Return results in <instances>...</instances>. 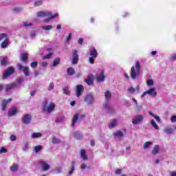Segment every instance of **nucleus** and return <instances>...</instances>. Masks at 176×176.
<instances>
[{
	"instance_id": "f257e3e1",
	"label": "nucleus",
	"mask_w": 176,
	"mask_h": 176,
	"mask_svg": "<svg viewBox=\"0 0 176 176\" xmlns=\"http://www.w3.org/2000/svg\"><path fill=\"white\" fill-rule=\"evenodd\" d=\"M140 74H141V65H140V62L137 61L135 63V67L131 68V79L135 80V79H137L140 76Z\"/></svg>"
},
{
	"instance_id": "f03ea898",
	"label": "nucleus",
	"mask_w": 176,
	"mask_h": 176,
	"mask_svg": "<svg viewBox=\"0 0 176 176\" xmlns=\"http://www.w3.org/2000/svg\"><path fill=\"white\" fill-rule=\"evenodd\" d=\"M56 108V104L54 103H50L47 105V102H44L42 104V109L43 112H45V113H52L54 111V109Z\"/></svg>"
},
{
	"instance_id": "7ed1b4c3",
	"label": "nucleus",
	"mask_w": 176,
	"mask_h": 176,
	"mask_svg": "<svg viewBox=\"0 0 176 176\" xmlns=\"http://www.w3.org/2000/svg\"><path fill=\"white\" fill-rule=\"evenodd\" d=\"M84 101L89 107L93 105L96 101L94 94L91 92L87 93L85 96Z\"/></svg>"
},
{
	"instance_id": "20e7f679",
	"label": "nucleus",
	"mask_w": 176,
	"mask_h": 176,
	"mask_svg": "<svg viewBox=\"0 0 176 176\" xmlns=\"http://www.w3.org/2000/svg\"><path fill=\"white\" fill-rule=\"evenodd\" d=\"M148 94V96H151V97H156L157 96V91H156V89L152 87L150 88L148 90L144 91L142 96L141 98H143V97H145Z\"/></svg>"
},
{
	"instance_id": "39448f33",
	"label": "nucleus",
	"mask_w": 176,
	"mask_h": 176,
	"mask_svg": "<svg viewBox=\"0 0 176 176\" xmlns=\"http://www.w3.org/2000/svg\"><path fill=\"white\" fill-rule=\"evenodd\" d=\"M140 90V85H137L135 88L131 85L127 89V93L128 94H134V93L139 94Z\"/></svg>"
},
{
	"instance_id": "423d86ee",
	"label": "nucleus",
	"mask_w": 176,
	"mask_h": 176,
	"mask_svg": "<svg viewBox=\"0 0 176 176\" xmlns=\"http://www.w3.org/2000/svg\"><path fill=\"white\" fill-rule=\"evenodd\" d=\"M103 108H104L109 113H115V109L108 102L103 104Z\"/></svg>"
},
{
	"instance_id": "0eeeda50",
	"label": "nucleus",
	"mask_w": 176,
	"mask_h": 176,
	"mask_svg": "<svg viewBox=\"0 0 176 176\" xmlns=\"http://www.w3.org/2000/svg\"><path fill=\"white\" fill-rule=\"evenodd\" d=\"M142 120H144V116L142 115H138L133 118L132 123L133 124H140L142 123Z\"/></svg>"
},
{
	"instance_id": "6e6552de",
	"label": "nucleus",
	"mask_w": 176,
	"mask_h": 176,
	"mask_svg": "<svg viewBox=\"0 0 176 176\" xmlns=\"http://www.w3.org/2000/svg\"><path fill=\"white\" fill-rule=\"evenodd\" d=\"M36 16L37 17H49V16H52V11H39L36 13Z\"/></svg>"
},
{
	"instance_id": "1a4fd4ad",
	"label": "nucleus",
	"mask_w": 176,
	"mask_h": 176,
	"mask_svg": "<svg viewBox=\"0 0 176 176\" xmlns=\"http://www.w3.org/2000/svg\"><path fill=\"white\" fill-rule=\"evenodd\" d=\"M12 74H14V68L10 67L7 69V70L4 72L3 75V78L4 79H8V78L10 76L12 75Z\"/></svg>"
},
{
	"instance_id": "9d476101",
	"label": "nucleus",
	"mask_w": 176,
	"mask_h": 176,
	"mask_svg": "<svg viewBox=\"0 0 176 176\" xmlns=\"http://www.w3.org/2000/svg\"><path fill=\"white\" fill-rule=\"evenodd\" d=\"M18 68L20 71H23V74L26 76H30V69L28 68V67L27 66L23 67V65H21V64H18Z\"/></svg>"
},
{
	"instance_id": "9b49d317",
	"label": "nucleus",
	"mask_w": 176,
	"mask_h": 176,
	"mask_svg": "<svg viewBox=\"0 0 176 176\" xmlns=\"http://www.w3.org/2000/svg\"><path fill=\"white\" fill-rule=\"evenodd\" d=\"M85 90V87L82 85H78L76 87V97H80L82 96V93Z\"/></svg>"
},
{
	"instance_id": "f8f14e48",
	"label": "nucleus",
	"mask_w": 176,
	"mask_h": 176,
	"mask_svg": "<svg viewBox=\"0 0 176 176\" xmlns=\"http://www.w3.org/2000/svg\"><path fill=\"white\" fill-rule=\"evenodd\" d=\"M40 167L43 171H47L48 170H50V165H49L46 162L41 161Z\"/></svg>"
},
{
	"instance_id": "ddd939ff",
	"label": "nucleus",
	"mask_w": 176,
	"mask_h": 176,
	"mask_svg": "<svg viewBox=\"0 0 176 176\" xmlns=\"http://www.w3.org/2000/svg\"><path fill=\"white\" fill-rule=\"evenodd\" d=\"M105 72L104 70H101L100 74H97L96 80L97 82H104L105 80Z\"/></svg>"
},
{
	"instance_id": "4468645a",
	"label": "nucleus",
	"mask_w": 176,
	"mask_h": 176,
	"mask_svg": "<svg viewBox=\"0 0 176 176\" xmlns=\"http://www.w3.org/2000/svg\"><path fill=\"white\" fill-rule=\"evenodd\" d=\"M78 61H79V55H78V51H74L72 58V64H78Z\"/></svg>"
},
{
	"instance_id": "2eb2a0df",
	"label": "nucleus",
	"mask_w": 176,
	"mask_h": 176,
	"mask_svg": "<svg viewBox=\"0 0 176 176\" xmlns=\"http://www.w3.org/2000/svg\"><path fill=\"white\" fill-rule=\"evenodd\" d=\"M17 113H19V109H17V107H12L8 111V116L10 117L15 116Z\"/></svg>"
},
{
	"instance_id": "dca6fc26",
	"label": "nucleus",
	"mask_w": 176,
	"mask_h": 176,
	"mask_svg": "<svg viewBox=\"0 0 176 176\" xmlns=\"http://www.w3.org/2000/svg\"><path fill=\"white\" fill-rule=\"evenodd\" d=\"M151 153L153 156H156V155H159L160 153V146L156 144L153 146Z\"/></svg>"
},
{
	"instance_id": "f3484780",
	"label": "nucleus",
	"mask_w": 176,
	"mask_h": 176,
	"mask_svg": "<svg viewBox=\"0 0 176 176\" xmlns=\"http://www.w3.org/2000/svg\"><path fill=\"white\" fill-rule=\"evenodd\" d=\"M58 17V12H56L54 14H51L48 16V18L44 19L43 21V23H49V21H52V20H54V19H57Z\"/></svg>"
},
{
	"instance_id": "a211bd4d",
	"label": "nucleus",
	"mask_w": 176,
	"mask_h": 176,
	"mask_svg": "<svg viewBox=\"0 0 176 176\" xmlns=\"http://www.w3.org/2000/svg\"><path fill=\"white\" fill-rule=\"evenodd\" d=\"M31 115L25 114L22 119V122L25 123V124H29V123H31Z\"/></svg>"
},
{
	"instance_id": "6ab92c4d",
	"label": "nucleus",
	"mask_w": 176,
	"mask_h": 176,
	"mask_svg": "<svg viewBox=\"0 0 176 176\" xmlns=\"http://www.w3.org/2000/svg\"><path fill=\"white\" fill-rule=\"evenodd\" d=\"M9 102H12V98L8 100H3L1 102L2 111H6V106Z\"/></svg>"
},
{
	"instance_id": "aec40b11",
	"label": "nucleus",
	"mask_w": 176,
	"mask_h": 176,
	"mask_svg": "<svg viewBox=\"0 0 176 176\" xmlns=\"http://www.w3.org/2000/svg\"><path fill=\"white\" fill-rule=\"evenodd\" d=\"M3 39L4 41L1 43V46L3 49H6V47H8L9 45V43H10L9 41V37H8V34H6V38H4Z\"/></svg>"
},
{
	"instance_id": "412c9836",
	"label": "nucleus",
	"mask_w": 176,
	"mask_h": 176,
	"mask_svg": "<svg viewBox=\"0 0 176 176\" xmlns=\"http://www.w3.org/2000/svg\"><path fill=\"white\" fill-rule=\"evenodd\" d=\"M43 31H52L53 30V25H43L41 26Z\"/></svg>"
},
{
	"instance_id": "4be33fe9",
	"label": "nucleus",
	"mask_w": 176,
	"mask_h": 176,
	"mask_svg": "<svg viewBox=\"0 0 176 176\" xmlns=\"http://www.w3.org/2000/svg\"><path fill=\"white\" fill-rule=\"evenodd\" d=\"M78 120H79V114L76 113L73 117L71 126L72 127H75V124H76V122H78Z\"/></svg>"
},
{
	"instance_id": "5701e85b",
	"label": "nucleus",
	"mask_w": 176,
	"mask_h": 176,
	"mask_svg": "<svg viewBox=\"0 0 176 176\" xmlns=\"http://www.w3.org/2000/svg\"><path fill=\"white\" fill-rule=\"evenodd\" d=\"M152 145H153V142H146L143 144V149L146 151V149H149Z\"/></svg>"
},
{
	"instance_id": "b1692460",
	"label": "nucleus",
	"mask_w": 176,
	"mask_h": 176,
	"mask_svg": "<svg viewBox=\"0 0 176 176\" xmlns=\"http://www.w3.org/2000/svg\"><path fill=\"white\" fill-rule=\"evenodd\" d=\"M118 126V120L114 119L109 123V129H113V127H116Z\"/></svg>"
},
{
	"instance_id": "393cba45",
	"label": "nucleus",
	"mask_w": 176,
	"mask_h": 176,
	"mask_svg": "<svg viewBox=\"0 0 176 176\" xmlns=\"http://www.w3.org/2000/svg\"><path fill=\"white\" fill-rule=\"evenodd\" d=\"M164 132L166 134H173L174 133V129L171 126H166L164 129Z\"/></svg>"
},
{
	"instance_id": "a878e982",
	"label": "nucleus",
	"mask_w": 176,
	"mask_h": 176,
	"mask_svg": "<svg viewBox=\"0 0 176 176\" xmlns=\"http://www.w3.org/2000/svg\"><path fill=\"white\" fill-rule=\"evenodd\" d=\"M94 80V76L90 75L87 79H85V82L89 85H93V82Z\"/></svg>"
},
{
	"instance_id": "bb28decb",
	"label": "nucleus",
	"mask_w": 176,
	"mask_h": 176,
	"mask_svg": "<svg viewBox=\"0 0 176 176\" xmlns=\"http://www.w3.org/2000/svg\"><path fill=\"white\" fill-rule=\"evenodd\" d=\"M90 56L91 57H94V58H97V56H98V52L96 48H93L90 50Z\"/></svg>"
},
{
	"instance_id": "cd10ccee",
	"label": "nucleus",
	"mask_w": 176,
	"mask_h": 176,
	"mask_svg": "<svg viewBox=\"0 0 176 176\" xmlns=\"http://www.w3.org/2000/svg\"><path fill=\"white\" fill-rule=\"evenodd\" d=\"M74 137L77 140H82L83 138V134L79 131H76L74 133Z\"/></svg>"
},
{
	"instance_id": "c85d7f7f",
	"label": "nucleus",
	"mask_w": 176,
	"mask_h": 176,
	"mask_svg": "<svg viewBox=\"0 0 176 176\" xmlns=\"http://www.w3.org/2000/svg\"><path fill=\"white\" fill-rule=\"evenodd\" d=\"M80 157L82 159V160H89V158L87 157V155H86V151L85 150L80 151Z\"/></svg>"
},
{
	"instance_id": "c756f323",
	"label": "nucleus",
	"mask_w": 176,
	"mask_h": 176,
	"mask_svg": "<svg viewBox=\"0 0 176 176\" xmlns=\"http://www.w3.org/2000/svg\"><path fill=\"white\" fill-rule=\"evenodd\" d=\"M22 11H23V8L19 6H15L12 8V12L14 13H21Z\"/></svg>"
},
{
	"instance_id": "7c9ffc66",
	"label": "nucleus",
	"mask_w": 176,
	"mask_h": 176,
	"mask_svg": "<svg viewBox=\"0 0 176 176\" xmlns=\"http://www.w3.org/2000/svg\"><path fill=\"white\" fill-rule=\"evenodd\" d=\"M111 96H112V94H111V91H106L104 92V97H105L106 101H109V100H111Z\"/></svg>"
},
{
	"instance_id": "2f4dec72",
	"label": "nucleus",
	"mask_w": 176,
	"mask_h": 176,
	"mask_svg": "<svg viewBox=\"0 0 176 176\" xmlns=\"http://www.w3.org/2000/svg\"><path fill=\"white\" fill-rule=\"evenodd\" d=\"M41 137H42V133L36 132L32 134L31 138H32V140H35V138H41Z\"/></svg>"
},
{
	"instance_id": "473e14b6",
	"label": "nucleus",
	"mask_w": 176,
	"mask_h": 176,
	"mask_svg": "<svg viewBox=\"0 0 176 176\" xmlns=\"http://www.w3.org/2000/svg\"><path fill=\"white\" fill-rule=\"evenodd\" d=\"M19 170V165L17 164H14L11 167H10V171L12 173H16V171Z\"/></svg>"
},
{
	"instance_id": "72a5a7b5",
	"label": "nucleus",
	"mask_w": 176,
	"mask_h": 176,
	"mask_svg": "<svg viewBox=\"0 0 176 176\" xmlns=\"http://www.w3.org/2000/svg\"><path fill=\"white\" fill-rule=\"evenodd\" d=\"M13 87H16V82H13L12 84L7 85L6 87V91H9V90H12Z\"/></svg>"
},
{
	"instance_id": "f704fd0d",
	"label": "nucleus",
	"mask_w": 176,
	"mask_h": 176,
	"mask_svg": "<svg viewBox=\"0 0 176 176\" xmlns=\"http://www.w3.org/2000/svg\"><path fill=\"white\" fill-rule=\"evenodd\" d=\"M60 58H56L54 60L52 64V67H57L60 64Z\"/></svg>"
},
{
	"instance_id": "c9c22d12",
	"label": "nucleus",
	"mask_w": 176,
	"mask_h": 176,
	"mask_svg": "<svg viewBox=\"0 0 176 176\" xmlns=\"http://www.w3.org/2000/svg\"><path fill=\"white\" fill-rule=\"evenodd\" d=\"M28 145H29L28 142H25L23 143V146L22 148V151L23 152H27V151H28V149L30 148V146Z\"/></svg>"
},
{
	"instance_id": "e433bc0d",
	"label": "nucleus",
	"mask_w": 176,
	"mask_h": 176,
	"mask_svg": "<svg viewBox=\"0 0 176 176\" xmlns=\"http://www.w3.org/2000/svg\"><path fill=\"white\" fill-rule=\"evenodd\" d=\"M52 144H60V142H61V140H60L59 138H56V136L52 137Z\"/></svg>"
},
{
	"instance_id": "4c0bfd02",
	"label": "nucleus",
	"mask_w": 176,
	"mask_h": 176,
	"mask_svg": "<svg viewBox=\"0 0 176 176\" xmlns=\"http://www.w3.org/2000/svg\"><path fill=\"white\" fill-rule=\"evenodd\" d=\"M54 173L55 174H60L63 173V168H61V166H58L55 168V169L54 170Z\"/></svg>"
},
{
	"instance_id": "58836bf2",
	"label": "nucleus",
	"mask_w": 176,
	"mask_h": 176,
	"mask_svg": "<svg viewBox=\"0 0 176 176\" xmlns=\"http://www.w3.org/2000/svg\"><path fill=\"white\" fill-rule=\"evenodd\" d=\"M75 74V69H74V67H69L67 69V74L72 76V75H74Z\"/></svg>"
},
{
	"instance_id": "ea45409f",
	"label": "nucleus",
	"mask_w": 176,
	"mask_h": 176,
	"mask_svg": "<svg viewBox=\"0 0 176 176\" xmlns=\"http://www.w3.org/2000/svg\"><path fill=\"white\" fill-rule=\"evenodd\" d=\"M151 124L153 127L155 129V130H159V126L157 125V124H156V121H155V120H152L151 121Z\"/></svg>"
},
{
	"instance_id": "a19ab883",
	"label": "nucleus",
	"mask_w": 176,
	"mask_h": 176,
	"mask_svg": "<svg viewBox=\"0 0 176 176\" xmlns=\"http://www.w3.org/2000/svg\"><path fill=\"white\" fill-rule=\"evenodd\" d=\"M149 115L153 116L155 119V120H157V122H158L159 123H160V122H162V120L160 119V117L153 114L152 112H149Z\"/></svg>"
},
{
	"instance_id": "79ce46f5",
	"label": "nucleus",
	"mask_w": 176,
	"mask_h": 176,
	"mask_svg": "<svg viewBox=\"0 0 176 176\" xmlns=\"http://www.w3.org/2000/svg\"><path fill=\"white\" fill-rule=\"evenodd\" d=\"M64 120H65V117L63 116H60L59 117L57 118L56 122L61 123L62 122H64Z\"/></svg>"
},
{
	"instance_id": "37998d69",
	"label": "nucleus",
	"mask_w": 176,
	"mask_h": 176,
	"mask_svg": "<svg viewBox=\"0 0 176 176\" xmlns=\"http://www.w3.org/2000/svg\"><path fill=\"white\" fill-rule=\"evenodd\" d=\"M27 58H28L27 57V54L23 53L21 54V61H23L24 63H25L27 61Z\"/></svg>"
},
{
	"instance_id": "c03bdc74",
	"label": "nucleus",
	"mask_w": 176,
	"mask_h": 176,
	"mask_svg": "<svg viewBox=\"0 0 176 176\" xmlns=\"http://www.w3.org/2000/svg\"><path fill=\"white\" fill-rule=\"evenodd\" d=\"M114 137H118V138H121V137H123V133H122L120 131H118L114 133Z\"/></svg>"
},
{
	"instance_id": "a18cd8bd",
	"label": "nucleus",
	"mask_w": 176,
	"mask_h": 176,
	"mask_svg": "<svg viewBox=\"0 0 176 176\" xmlns=\"http://www.w3.org/2000/svg\"><path fill=\"white\" fill-rule=\"evenodd\" d=\"M63 93L64 94H66V96H69L70 93H69V87H65L63 89Z\"/></svg>"
},
{
	"instance_id": "49530a36",
	"label": "nucleus",
	"mask_w": 176,
	"mask_h": 176,
	"mask_svg": "<svg viewBox=\"0 0 176 176\" xmlns=\"http://www.w3.org/2000/svg\"><path fill=\"white\" fill-rule=\"evenodd\" d=\"M146 85L147 86H153V85H155V81L152 79H148L146 81Z\"/></svg>"
},
{
	"instance_id": "de8ad7c7",
	"label": "nucleus",
	"mask_w": 176,
	"mask_h": 176,
	"mask_svg": "<svg viewBox=\"0 0 176 176\" xmlns=\"http://www.w3.org/2000/svg\"><path fill=\"white\" fill-rule=\"evenodd\" d=\"M1 65H8V58L4 57V58L1 60Z\"/></svg>"
},
{
	"instance_id": "09e8293b",
	"label": "nucleus",
	"mask_w": 176,
	"mask_h": 176,
	"mask_svg": "<svg viewBox=\"0 0 176 176\" xmlns=\"http://www.w3.org/2000/svg\"><path fill=\"white\" fill-rule=\"evenodd\" d=\"M43 3V1L39 0L34 3V6H41Z\"/></svg>"
},
{
	"instance_id": "8fccbe9b",
	"label": "nucleus",
	"mask_w": 176,
	"mask_h": 176,
	"mask_svg": "<svg viewBox=\"0 0 176 176\" xmlns=\"http://www.w3.org/2000/svg\"><path fill=\"white\" fill-rule=\"evenodd\" d=\"M30 67H31V68H33L34 69H35V68H36V67H38V62L31 63Z\"/></svg>"
},
{
	"instance_id": "3c124183",
	"label": "nucleus",
	"mask_w": 176,
	"mask_h": 176,
	"mask_svg": "<svg viewBox=\"0 0 176 176\" xmlns=\"http://www.w3.org/2000/svg\"><path fill=\"white\" fill-rule=\"evenodd\" d=\"M42 149V146L38 145L34 147V151L36 152V153H38V152H39V151H41Z\"/></svg>"
},
{
	"instance_id": "603ef678",
	"label": "nucleus",
	"mask_w": 176,
	"mask_h": 176,
	"mask_svg": "<svg viewBox=\"0 0 176 176\" xmlns=\"http://www.w3.org/2000/svg\"><path fill=\"white\" fill-rule=\"evenodd\" d=\"M39 65L43 67V68H44V69H46L47 67V63L46 62H41L39 63Z\"/></svg>"
},
{
	"instance_id": "864d4df0",
	"label": "nucleus",
	"mask_w": 176,
	"mask_h": 176,
	"mask_svg": "<svg viewBox=\"0 0 176 176\" xmlns=\"http://www.w3.org/2000/svg\"><path fill=\"white\" fill-rule=\"evenodd\" d=\"M17 140V137L15 135H11L10 136V141H16Z\"/></svg>"
},
{
	"instance_id": "5fc2aeb1",
	"label": "nucleus",
	"mask_w": 176,
	"mask_h": 176,
	"mask_svg": "<svg viewBox=\"0 0 176 176\" xmlns=\"http://www.w3.org/2000/svg\"><path fill=\"white\" fill-rule=\"evenodd\" d=\"M52 56V53H50V54H48L44 56L43 57V60H47V59L50 58V57H51Z\"/></svg>"
},
{
	"instance_id": "6e6d98bb",
	"label": "nucleus",
	"mask_w": 176,
	"mask_h": 176,
	"mask_svg": "<svg viewBox=\"0 0 176 176\" xmlns=\"http://www.w3.org/2000/svg\"><path fill=\"white\" fill-rule=\"evenodd\" d=\"M96 60V58L91 56L89 58V62L90 64H94V60Z\"/></svg>"
},
{
	"instance_id": "4d7b16f0",
	"label": "nucleus",
	"mask_w": 176,
	"mask_h": 176,
	"mask_svg": "<svg viewBox=\"0 0 176 176\" xmlns=\"http://www.w3.org/2000/svg\"><path fill=\"white\" fill-rule=\"evenodd\" d=\"M32 23L30 22H24L23 23V27H32Z\"/></svg>"
},
{
	"instance_id": "13d9d810",
	"label": "nucleus",
	"mask_w": 176,
	"mask_h": 176,
	"mask_svg": "<svg viewBox=\"0 0 176 176\" xmlns=\"http://www.w3.org/2000/svg\"><path fill=\"white\" fill-rule=\"evenodd\" d=\"M71 39H72V33H70L67 36V38H66V43H68V42H69Z\"/></svg>"
},
{
	"instance_id": "bf43d9fd",
	"label": "nucleus",
	"mask_w": 176,
	"mask_h": 176,
	"mask_svg": "<svg viewBox=\"0 0 176 176\" xmlns=\"http://www.w3.org/2000/svg\"><path fill=\"white\" fill-rule=\"evenodd\" d=\"M53 89H54V84H53V82H50L49 87H48V90H53Z\"/></svg>"
},
{
	"instance_id": "052dcab7",
	"label": "nucleus",
	"mask_w": 176,
	"mask_h": 176,
	"mask_svg": "<svg viewBox=\"0 0 176 176\" xmlns=\"http://www.w3.org/2000/svg\"><path fill=\"white\" fill-rule=\"evenodd\" d=\"M74 171H75V167L72 166L71 170H69V175H72Z\"/></svg>"
},
{
	"instance_id": "680f3d73",
	"label": "nucleus",
	"mask_w": 176,
	"mask_h": 176,
	"mask_svg": "<svg viewBox=\"0 0 176 176\" xmlns=\"http://www.w3.org/2000/svg\"><path fill=\"white\" fill-rule=\"evenodd\" d=\"M171 123H175L176 122V116H173L170 118Z\"/></svg>"
},
{
	"instance_id": "e2e57ef3",
	"label": "nucleus",
	"mask_w": 176,
	"mask_h": 176,
	"mask_svg": "<svg viewBox=\"0 0 176 176\" xmlns=\"http://www.w3.org/2000/svg\"><path fill=\"white\" fill-rule=\"evenodd\" d=\"M8 151L5 148V147H1L0 149V153H6Z\"/></svg>"
},
{
	"instance_id": "0e129e2a",
	"label": "nucleus",
	"mask_w": 176,
	"mask_h": 176,
	"mask_svg": "<svg viewBox=\"0 0 176 176\" xmlns=\"http://www.w3.org/2000/svg\"><path fill=\"white\" fill-rule=\"evenodd\" d=\"M17 83H21L24 82V78L20 77L16 80Z\"/></svg>"
},
{
	"instance_id": "69168bd1",
	"label": "nucleus",
	"mask_w": 176,
	"mask_h": 176,
	"mask_svg": "<svg viewBox=\"0 0 176 176\" xmlns=\"http://www.w3.org/2000/svg\"><path fill=\"white\" fill-rule=\"evenodd\" d=\"M6 38V34L3 33L0 34V41H3V39H5Z\"/></svg>"
},
{
	"instance_id": "338daca9",
	"label": "nucleus",
	"mask_w": 176,
	"mask_h": 176,
	"mask_svg": "<svg viewBox=\"0 0 176 176\" xmlns=\"http://www.w3.org/2000/svg\"><path fill=\"white\" fill-rule=\"evenodd\" d=\"M81 170H86L87 168V165L86 164H82L80 166Z\"/></svg>"
},
{
	"instance_id": "774afa93",
	"label": "nucleus",
	"mask_w": 176,
	"mask_h": 176,
	"mask_svg": "<svg viewBox=\"0 0 176 176\" xmlns=\"http://www.w3.org/2000/svg\"><path fill=\"white\" fill-rule=\"evenodd\" d=\"M170 60H176V54L170 55Z\"/></svg>"
}]
</instances>
